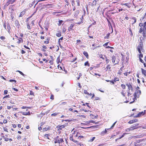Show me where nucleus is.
<instances>
[{"label": "nucleus", "mask_w": 146, "mask_h": 146, "mask_svg": "<svg viewBox=\"0 0 146 146\" xmlns=\"http://www.w3.org/2000/svg\"><path fill=\"white\" fill-rule=\"evenodd\" d=\"M133 121H134V122H136L138 121V120L137 119H133Z\"/></svg>", "instance_id": "57"}, {"label": "nucleus", "mask_w": 146, "mask_h": 146, "mask_svg": "<svg viewBox=\"0 0 146 146\" xmlns=\"http://www.w3.org/2000/svg\"><path fill=\"white\" fill-rule=\"evenodd\" d=\"M126 85L128 87V90L129 91L131 89L132 91L133 90L132 86L131 85L130 83H127L126 84Z\"/></svg>", "instance_id": "4"}, {"label": "nucleus", "mask_w": 146, "mask_h": 146, "mask_svg": "<svg viewBox=\"0 0 146 146\" xmlns=\"http://www.w3.org/2000/svg\"><path fill=\"white\" fill-rule=\"evenodd\" d=\"M15 24L16 26L18 27L19 28V22L18 21H16L15 22Z\"/></svg>", "instance_id": "25"}, {"label": "nucleus", "mask_w": 146, "mask_h": 146, "mask_svg": "<svg viewBox=\"0 0 146 146\" xmlns=\"http://www.w3.org/2000/svg\"><path fill=\"white\" fill-rule=\"evenodd\" d=\"M125 134H126V133H123V134L121 136V137H119V139H121L122 137H123Z\"/></svg>", "instance_id": "49"}, {"label": "nucleus", "mask_w": 146, "mask_h": 146, "mask_svg": "<svg viewBox=\"0 0 146 146\" xmlns=\"http://www.w3.org/2000/svg\"><path fill=\"white\" fill-rule=\"evenodd\" d=\"M66 126V125H58L56 126V128L58 129V131L61 130L62 129L64 128Z\"/></svg>", "instance_id": "2"}, {"label": "nucleus", "mask_w": 146, "mask_h": 146, "mask_svg": "<svg viewBox=\"0 0 146 146\" xmlns=\"http://www.w3.org/2000/svg\"><path fill=\"white\" fill-rule=\"evenodd\" d=\"M10 4L8 2V1L4 5V6L7 7Z\"/></svg>", "instance_id": "41"}, {"label": "nucleus", "mask_w": 146, "mask_h": 146, "mask_svg": "<svg viewBox=\"0 0 146 146\" xmlns=\"http://www.w3.org/2000/svg\"><path fill=\"white\" fill-rule=\"evenodd\" d=\"M105 58L106 59V63L107 64H108L109 62V60L107 58V57H105Z\"/></svg>", "instance_id": "44"}, {"label": "nucleus", "mask_w": 146, "mask_h": 146, "mask_svg": "<svg viewBox=\"0 0 146 146\" xmlns=\"http://www.w3.org/2000/svg\"><path fill=\"white\" fill-rule=\"evenodd\" d=\"M119 79L118 78L116 77L114 78V81L115 82H116V81H119Z\"/></svg>", "instance_id": "32"}, {"label": "nucleus", "mask_w": 146, "mask_h": 146, "mask_svg": "<svg viewBox=\"0 0 146 146\" xmlns=\"http://www.w3.org/2000/svg\"><path fill=\"white\" fill-rule=\"evenodd\" d=\"M125 131L127 132H129L130 131H132L131 130V129L130 127L129 128H127L126 129Z\"/></svg>", "instance_id": "34"}, {"label": "nucleus", "mask_w": 146, "mask_h": 146, "mask_svg": "<svg viewBox=\"0 0 146 146\" xmlns=\"http://www.w3.org/2000/svg\"><path fill=\"white\" fill-rule=\"evenodd\" d=\"M111 68V67L110 66V65H108L106 67V68H107V70L108 69H110Z\"/></svg>", "instance_id": "46"}, {"label": "nucleus", "mask_w": 146, "mask_h": 146, "mask_svg": "<svg viewBox=\"0 0 146 146\" xmlns=\"http://www.w3.org/2000/svg\"><path fill=\"white\" fill-rule=\"evenodd\" d=\"M110 33H108L107 34L106 36H105L104 37V38L105 39H108L109 37L110 36Z\"/></svg>", "instance_id": "23"}, {"label": "nucleus", "mask_w": 146, "mask_h": 146, "mask_svg": "<svg viewBox=\"0 0 146 146\" xmlns=\"http://www.w3.org/2000/svg\"><path fill=\"white\" fill-rule=\"evenodd\" d=\"M84 92L85 94H87V95L89 94V93L86 90H84Z\"/></svg>", "instance_id": "47"}, {"label": "nucleus", "mask_w": 146, "mask_h": 146, "mask_svg": "<svg viewBox=\"0 0 146 146\" xmlns=\"http://www.w3.org/2000/svg\"><path fill=\"white\" fill-rule=\"evenodd\" d=\"M65 2L66 3V5H69V3L67 0H65Z\"/></svg>", "instance_id": "53"}, {"label": "nucleus", "mask_w": 146, "mask_h": 146, "mask_svg": "<svg viewBox=\"0 0 146 146\" xmlns=\"http://www.w3.org/2000/svg\"><path fill=\"white\" fill-rule=\"evenodd\" d=\"M4 139L5 141H8L9 140V139L7 137L4 138Z\"/></svg>", "instance_id": "59"}, {"label": "nucleus", "mask_w": 146, "mask_h": 146, "mask_svg": "<svg viewBox=\"0 0 146 146\" xmlns=\"http://www.w3.org/2000/svg\"><path fill=\"white\" fill-rule=\"evenodd\" d=\"M0 38L2 40H4L5 39V37L3 36H1L0 37Z\"/></svg>", "instance_id": "54"}, {"label": "nucleus", "mask_w": 146, "mask_h": 146, "mask_svg": "<svg viewBox=\"0 0 146 146\" xmlns=\"http://www.w3.org/2000/svg\"><path fill=\"white\" fill-rule=\"evenodd\" d=\"M58 114V113H54L52 114L51 115L52 116H55L56 115H57Z\"/></svg>", "instance_id": "35"}, {"label": "nucleus", "mask_w": 146, "mask_h": 146, "mask_svg": "<svg viewBox=\"0 0 146 146\" xmlns=\"http://www.w3.org/2000/svg\"><path fill=\"white\" fill-rule=\"evenodd\" d=\"M56 36L58 37H60L61 36L60 33H57L56 34Z\"/></svg>", "instance_id": "42"}, {"label": "nucleus", "mask_w": 146, "mask_h": 146, "mask_svg": "<svg viewBox=\"0 0 146 146\" xmlns=\"http://www.w3.org/2000/svg\"><path fill=\"white\" fill-rule=\"evenodd\" d=\"M142 48L141 46V44H140V45H139L138 46L137 50L138 51L139 53H141V49Z\"/></svg>", "instance_id": "9"}, {"label": "nucleus", "mask_w": 146, "mask_h": 146, "mask_svg": "<svg viewBox=\"0 0 146 146\" xmlns=\"http://www.w3.org/2000/svg\"><path fill=\"white\" fill-rule=\"evenodd\" d=\"M74 26V25L71 24L70 27H68V30L70 31L71 30Z\"/></svg>", "instance_id": "15"}, {"label": "nucleus", "mask_w": 146, "mask_h": 146, "mask_svg": "<svg viewBox=\"0 0 146 146\" xmlns=\"http://www.w3.org/2000/svg\"><path fill=\"white\" fill-rule=\"evenodd\" d=\"M50 135L49 134H46L44 135V137H46L48 139H50L48 137Z\"/></svg>", "instance_id": "26"}, {"label": "nucleus", "mask_w": 146, "mask_h": 146, "mask_svg": "<svg viewBox=\"0 0 146 146\" xmlns=\"http://www.w3.org/2000/svg\"><path fill=\"white\" fill-rule=\"evenodd\" d=\"M143 141V140H138L136 141V142H135L134 143V145L135 146H137L138 145H139V144L136 145L137 143H139L141 142H142Z\"/></svg>", "instance_id": "7"}, {"label": "nucleus", "mask_w": 146, "mask_h": 146, "mask_svg": "<svg viewBox=\"0 0 146 146\" xmlns=\"http://www.w3.org/2000/svg\"><path fill=\"white\" fill-rule=\"evenodd\" d=\"M107 20L108 23V26H109L110 28H111V33H112L113 32V29L111 24L110 21L108 19H107Z\"/></svg>", "instance_id": "3"}, {"label": "nucleus", "mask_w": 146, "mask_h": 146, "mask_svg": "<svg viewBox=\"0 0 146 146\" xmlns=\"http://www.w3.org/2000/svg\"><path fill=\"white\" fill-rule=\"evenodd\" d=\"M121 86L123 89H125V88L126 86L125 85L123 84H121Z\"/></svg>", "instance_id": "38"}, {"label": "nucleus", "mask_w": 146, "mask_h": 146, "mask_svg": "<svg viewBox=\"0 0 146 146\" xmlns=\"http://www.w3.org/2000/svg\"><path fill=\"white\" fill-rule=\"evenodd\" d=\"M50 99L52 100H53L54 99V96L52 94L50 97Z\"/></svg>", "instance_id": "51"}, {"label": "nucleus", "mask_w": 146, "mask_h": 146, "mask_svg": "<svg viewBox=\"0 0 146 146\" xmlns=\"http://www.w3.org/2000/svg\"><path fill=\"white\" fill-rule=\"evenodd\" d=\"M144 31V28H143L142 27L140 28L139 29V32L140 33H141L142 32H143Z\"/></svg>", "instance_id": "20"}, {"label": "nucleus", "mask_w": 146, "mask_h": 146, "mask_svg": "<svg viewBox=\"0 0 146 146\" xmlns=\"http://www.w3.org/2000/svg\"><path fill=\"white\" fill-rule=\"evenodd\" d=\"M30 94L31 95H33L34 93H33V92H32V91H30Z\"/></svg>", "instance_id": "56"}, {"label": "nucleus", "mask_w": 146, "mask_h": 146, "mask_svg": "<svg viewBox=\"0 0 146 146\" xmlns=\"http://www.w3.org/2000/svg\"><path fill=\"white\" fill-rule=\"evenodd\" d=\"M84 65L85 66H90V64L88 63V61H87L86 62H85L84 63Z\"/></svg>", "instance_id": "29"}, {"label": "nucleus", "mask_w": 146, "mask_h": 146, "mask_svg": "<svg viewBox=\"0 0 146 146\" xmlns=\"http://www.w3.org/2000/svg\"><path fill=\"white\" fill-rule=\"evenodd\" d=\"M139 60H140V61L141 62H142V63H144V61L141 58H139Z\"/></svg>", "instance_id": "63"}, {"label": "nucleus", "mask_w": 146, "mask_h": 146, "mask_svg": "<svg viewBox=\"0 0 146 146\" xmlns=\"http://www.w3.org/2000/svg\"><path fill=\"white\" fill-rule=\"evenodd\" d=\"M10 98V97L9 96V95H6L3 98L4 99L5 98Z\"/></svg>", "instance_id": "36"}, {"label": "nucleus", "mask_w": 146, "mask_h": 146, "mask_svg": "<svg viewBox=\"0 0 146 146\" xmlns=\"http://www.w3.org/2000/svg\"><path fill=\"white\" fill-rule=\"evenodd\" d=\"M17 72H18L21 74L23 76H24L25 75L21 71L19 70H17Z\"/></svg>", "instance_id": "33"}, {"label": "nucleus", "mask_w": 146, "mask_h": 146, "mask_svg": "<svg viewBox=\"0 0 146 146\" xmlns=\"http://www.w3.org/2000/svg\"><path fill=\"white\" fill-rule=\"evenodd\" d=\"M95 100H100V98L99 97H96L95 98Z\"/></svg>", "instance_id": "55"}, {"label": "nucleus", "mask_w": 146, "mask_h": 146, "mask_svg": "<svg viewBox=\"0 0 146 146\" xmlns=\"http://www.w3.org/2000/svg\"><path fill=\"white\" fill-rule=\"evenodd\" d=\"M70 140L72 141H73L75 143H77L78 142V141H76L74 139L73 136L70 137Z\"/></svg>", "instance_id": "10"}, {"label": "nucleus", "mask_w": 146, "mask_h": 146, "mask_svg": "<svg viewBox=\"0 0 146 146\" xmlns=\"http://www.w3.org/2000/svg\"><path fill=\"white\" fill-rule=\"evenodd\" d=\"M132 19L134 21L133 22V23H132V24H134L136 22V19L135 18V17H133L132 18Z\"/></svg>", "instance_id": "22"}, {"label": "nucleus", "mask_w": 146, "mask_h": 146, "mask_svg": "<svg viewBox=\"0 0 146 146\" xmlns=\"http://www.w3.org/2000/svg\"><path fill=\"white\" fill-rule=\"evenodd\" d=\"M80 134L79 133H77L76 135H75V137H78V136H79Z\"/></svg>", "instance_id": "62"}, {"label": "nucleus", "mask_w": 146, "mask_h": 146, "mask_svg": "<svg viewBox=\"0 0 146 146\" xmlns=\"http://www.w3.org/2000/svg\"><path fill=\"white\" fill-rule=\"evenodd\" d=\"M145 110H144V111H142L138 113L137 115L135 116L136 117H140L141 115H143L145 113Z\"/></svg>", "instance_id": "6"}, {"label": "nucleus", "mask_w": 146, "mask_h": 146, "mask_svg": "<svg viewBox=\"0 0 146 146\" xmlns=\"http://www.w3.org/2000/svg\"><path fill=\"white\" fill-rule=\"evenodd\" d=\"M144 23L143 24L142 23H140L139 24V26L141 27H143L144 28Z\"/></svg>", "instance_id": "30"}, {"label": "nucleus", "mask_w": 146, "mask_h": 146, "mask_svg": "<svg viewBox=\"0 0 146 146\" xmlns=\"http://www.w3.org/2000/svg\"><path fill=\"white\" fill-rule=\"evenodd\" d=\"M115 59L116 58L115 56L113 55L112 56V61L113 63H115Z\"/></svg>", "instance_id": "11"}, {"label": "nucleus", "mask_w": 146, "mask_h": 146, "mask_svg": "<svg viewBox=\"0 0 146 146\" xmlns=\"http://www.w3.org/2000/svg\"><path fill=\"white\" fill-rule=\"evenodd\" d=\"M63 22V21L62 20H59V23L58 24V25L59 26H60Z\"/></svg>", "instance_id": "27"}, {"label": "nucleus", "mask_w": 146, "mask_h": 146, "mask_svg": "<svg viewBox=\"0 0 146 146\" xmlns=\"http://www.w3.org/2000/svg\"><path fill=\"white\" fill-rule=\"evenodd\" d=\"M134 123V121H133V119L130 120L128 122V123L130 124H132L133 123Z\"/></svg>", "instance_id": "37"}, {"label": "nucleus", "mask_w": 146, "mask_h": 146, "mask_svg": "<svg viewBox=\"0 0 146 146\" xmlns=\"http://www.w3.org/2000/svg\"><path fill=\"white\" fill-rule=\"evenodd\" d=\"M130 127L132 131L136 129V128L134 127L133 126L131 127Z\"/></svg>", "instance_id": "43"}, {"label": "nucleus", "mask_w": 146, "mask_h": 146, "mask_svg": "<svg viewBox=\"0 0 146 146\" xmlns=\"http://www.w3.org/2000/svg\"><path fill=\"white\" fill-rule=\"evenodd\" d=\"M76 2L77 3V6H80V1L79 0H77L76 1Z\"/></svg>", "instance_id": "45"}, {"label": "nucleus", "mask_w": 146, "mask_h": 146, "mask_svg": "<svg viewBox=\"0 0 146 146\" xmlns=\"http://www.w3.org/2000/svg\"><path fill=\"white\" fill-rule=\"evenodd\" d=\"M110 129L109 128V129H105V130L104 131H102V133H106L107 132V130H109Z\"/></svg>", "instance_id": "50"}, {"label": "nucleus", "mask_w": 146, "mask_h": 146, "mask_svg": "<svg viewBox=\"0 0 146 146\" xmlns=\"http://www.w3.org/2000/svg\"><path fill=\"white\" fill-rule=\"evenodd\" d=\"M139 125V124H138V123H136V124H135L133 126L136 128V129L138 128V125Z\"/></svg>", "instance_id": "28"}, {"label": "nucleus", "mask_w": 146, "mask_h": 146, "mask_svg": "<svg viewBox=\"0 0 146 146\" xmlns=\"http://www.w3.org/2000/svg\"><path fill=\"white\" fill-rule=\"evenodd\" d=\"M134 100H133V101H132V102H130L129 103L130 104H132L133 103V102H134V101H135V100H134V99H136V96H136V93H135L134 94Z\"/></svg>", "instance_id": "18"}, {"label": "nucleus", "mask_w": 146, "mask_h": 146, "mask_svg": "<svg viewBox=\"0 0 146 146\" xmlns=\"http://www.w3.org/2000/svg\"><path fill=\"white\" fill-rule=\"evenodd\" d=\"M8 91L7 90H5L4 91V94H7L8 93Z\"/></svg>", "instance_id": "58"}, {"label": "nucleus", "mask_w": 146, "mask_h": 146, "mask_svg": "<svg viewBox=\"0 0 146 146\" xmlns=\"http://www.w3.org/2000/svg\"><path fill=\"white\" fill-rule=\"evenodd\" d=\"M7 122V121L6 120H4L3 121V122L4 123H6Z\"/></svg>", "instance_id": "60"}, {"label": "nucleus", "mask_w": 146, "mask_h": 146, "mask_svg": "<svg viewBox=\"0 0 146 146\" xmlns=\"http://www.w3.org/2000/svg\"><path fill=\"white\" fill-rule=\"evenodd\" d=\"M123 67H124V66H123L119 70V71H120L119 72H121V71H122L123 69Z\"/></svg>", "instance_id": "52"}, {"label": "nucleus", "mask_w": 146, "mask_h": 146, "mask_svg": "<svg viewBox=\"0 0 146 146\" xmlns=\"http://www.w3.org/2000/svg\"><path fill=\"white\" fill-rule=\"evenodd\" d=\"M141 70L142 74L146 76V71L143 68H141Z\"/></svg>", "instance_id": "14"}, {"label": "nucleus", "mask_w": 146, "mask_h": 146, "mask_svg": "<svg viewBox=\"0 0 146 146\" xmlns=\"http://www.w3.org/2000/svg\"><path fill=\"white\" fill-rule=\"evenodd\" d=\"M9 102L12 104H14L13 101L12 100H10Z\"/></svg>", "instance_id": "61"}, {"label": "nucleus", "mask_w": 146, "mask_h": 146, "mask_svg": "<svg viewBox=\"0 0 146 146\" xmlns=\"http://www.w3.org/2000/svg\"><path fill=\"white\" fill-rule=\"evenodd\" d=\"M7 29L8 30V32L9 33V31L11 29V27L10 26V25L9 24H8L7 25Z\"/></svg>", "instance_id": "17"}, {"label": "nucleus", "mask_w": 146, "mask_h": 146, "mask_svg": "<svg viewBox=\"0 0 146 146\" xmlns=\"http://www.w3.org/2000/svg\"><path fill=\"white\" fill-rule=\"evenodd\" d=\"M83 54L87 58H88V55L87 52L86 51H84L83 52Z\"/></svg>", "instance_id": "12"}, {"label": "nucleus", "mask_w": 146, "mask_h": 146, "mask_svg": "<svg viewBox=\"0 0 146 146\" xmlns=\"http://www.w3.org/2000/svg\"><path fill=\"white\" fill-rule=\"evenodd\" d=\"M16 0H9L8 2L10 4H13V3Z\"/></svg>", "instance_id": "16"}, {"label": "nucleus", "mask_w": 146, "mask_h": 146, "mask_svg": "<svg viewBox=\"0 0 146 146\" xmlns=\"http://www.w3.org/2000/svg\"><path fill=\"white\" fill-rule=\"evenodd\" d=\"M146 33V21L145 22L144 25V31L143 32V37H145L146 36L145 34Z\"/></svg>", "instance_id": "1"}, {"label": "nucleus", "mask_w": 146, "mask_h": 146, "mask_svg": "<svg viewBox=\"0 0 146 146\" xmlns=\"http://www.w3.org/2000/svg\"><path fill=\"white\" fill-rule=\"evenodd\" d=\"M58 138H59L58 136H57L55 138H54V140H55L54 143H58L57 141L58 140Z\"/></svg>", "instance_id": "19"}, {"label": "nucleus", "mask_w": 146, "mask_h": 146, "mask_svg": "<svg viewBox=\"0 0 146 146\" xmlns=\"http://www.w3.org/2000/svg\"><path fill=\"white\" fill-rule=\"evenodd\" d=\"M95 137H93L92 138L90 139V142H92L95 139Z\"/></svg>", "instance_id": "48"}, {"label": "nucleus", "mask_w": 146, "mask_h": 146, "mask_svg": "<svg viewBox=\"0 0 146 146\" xmlns=\"http://www.w3.org/2000/svg\"><path fill=\"white\" fill-rule=\"evenodd\" d=\"M63 39V37H62L61 38H60L58 40V42L59 43L60 42V40H62Z\"/></svg>", "instance_id": "64"}, {"label": "nucleus", "mask_w": 146, "mask_h": 146, "mask_svg": "<svg viewBox=\"0 0 146 146\" xmlns=\"http://www.w3.org/2000/svg\"><path fill=\"white\" fill-rule=\"evenodd\" d=\"M63 141V140L62 139H58L57 141L58 143H60L62 142Z\"/></svg>", "instance_id": "21"}, {"label": "nucleus", "mask_w": 146, "mask_h": 146, "mask_svg": "<svg viewBox=\"0 0 146 146\" xmlns=\"http://www.w3.org/2000/svg\"><path fill=\"white\" fill-rule=\"evenodd\" d=\"M117 121H116L112 125V126L110 128V129H112L113 128V127H114V126H115V124H116V123L117 122Z\"/></svg>", "instance_id": "31"}, {"label": "nucleus", "mask_w": 146, "mask_h": 146, "mask_svg": "<svg viewBox=\"0 0 146 146\" xmlns=\"http://www.w3.org/2000/svg\"><path fill=\"white\" fill-rule=\"evenodd\" d=\"M23 115H30V112L29 111L28 112H20Z\"/></svg>", "instance_id": "8"}, {"label": "nucleus", "mask_w": 146, "mask_h": 146, "mask_svg": "<svg viewBox=\"0 0 146 146\" xmlns=\"http://www.w3.org/2000/svg\"><path fill=\"white\" fill-rule=\"evenodd\" d=\"M36 0H35V1L33 2H32V3L29 5L30 7H31L35 3V1H36Z\"/></svg>", "instance_id": "39"}, {"label": "nucleus", "mask_w": 146, "mask_h": 146, "mask_svg": "<svg viewBox=\"0 0 146 146\" xmlns=\"http://www.w3.org/2000/svg\"><path fill=\"white\" fill-rule=\"evenodd\" d=\"M10 82H14L15 83L16 82V81L15 80H9Z\"/></svg>", "instance_id": "40"}, {"label": "nucleus", "mask_w": 146, "mask_h": 146, "mask_svg": "<svg viewBox=\"0 0 146 146\" xmlns=\"http://www.w3.org/2000/svg\"><path fill=\"white\" fill-rule=\"evenodd\" d=\"M79 11H76L75 13V15H74V16L76 17V16H77L78 15L79 13Z\"/></svg>", "instance_id": "24"}, {"label": "nucleus", "mask_w": 146, "mask_h": 146, "mask_svg": "<svg viewBox=\"0 0 146 146\" xmlns=\"http://www.w3.org/2000/svg\"><path fill=\"white\" fill-rule=\"evenodd\" d=\"M25 11H22L21 12L20 14L19 17H22L25 14Z\"/></svg>", "instance_id": "13"}, {"label": "nucleus", "mask_w": 146, "mask_h": 146, "mask_svg": "<svg viewBox=\"0 0 146 146\" xmlns=\"http://www.w3.org/2000/svg\"><path fill=\"white\" fill-rule=\"evenodd\" d=\"M50 127L48 125H46L45 128H43L42 131H47V130L50 129Z\"/></svg>", "instance_id": "5"}]
</instances>
